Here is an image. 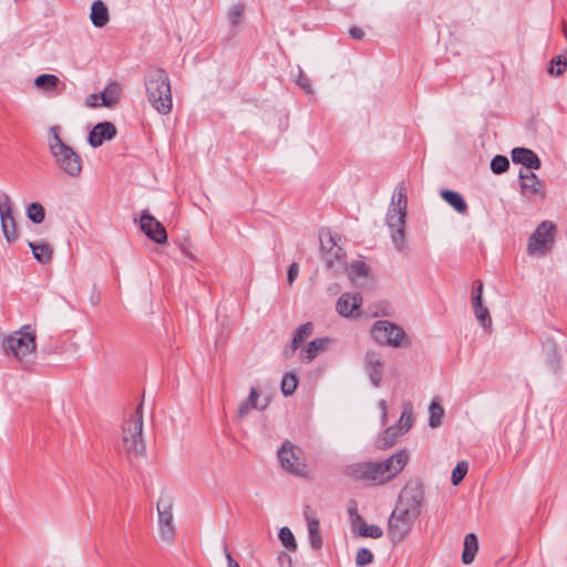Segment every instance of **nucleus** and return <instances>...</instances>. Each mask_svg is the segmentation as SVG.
Wrapping results in <instances>:
<instances>
[{
    "label": "nucleus",
    "mask_w": 567,
    "mask_h": 567,
    "mask_svg": "<svg viewBox=\"0 0 567 567\" xmlns=\"http://www.w3.org/2000/svg\"><path fill=\"white\" fill-rule=\"evenodd\" d=\"M408 461V452L400 450L381 462L352 463L344 468V474L367 486L383 485L399 475Z\"/></svg>",
    "instance_id": "nucleus-1"
},
{
    "label": "nucleus",
    "mask_w": 567,
    "mask_h": 567,
    "mask_svg": "<svg viewBox=\"0 0 567 567\" xmlns=\"http://www.w3.org/2000/svg\"><path fill=\"white\" fill-rule=\"evenodd\" d=\"M145 90L147 101L154 110L162 115H167L173 109V97L169 78L165 70L152 69L145 76Z\"/></svg>",
    "instance_id": "nucleus-2"
},
{
    "label": "nucleus",
    "mask_w": 567,
    "mask_h": 567,
    "mask_svg": "<svg viewBox=\"0 0 567 567\" xmlns=\"http://www.w3.org/2000/svg\"><path fill=\"white\" fill-rule=\"evenodd\" d=\"M406 207V188L403 183H400L394 189L392 200L386 213V225L391 230L393 245L400 251L405 248L404 228Z\"/></svg>",
    "instance_id": "nucleus-3"
},
{
    "label": "nucleus",
    "mask_w": 567,
    "mask_h": 567,
    "mask_svg": "<svg viewBox=\"0 0 567 567\" xmlns=\"http://www.w3.org/2000/svg\"><path fill=\"white\" fill-rule=\"evenodd\" d=\"M122 445L126 453L142 456L146 446L143 439V411L142 403L125 414L121 426Z\"/></svg>",
    "instance_id": "nucleus-4"
},
{
    "label": "nucleus",
    "mask_w": 567,
    "mask_h": 567,
    "mask_svg": "<svg viewBox=\"0 0 567 567\" xmlns=\"http://www.w3.org/2000/svg\"><path fill=\"white\" fill-rule=\"evenodd\" d=\"M49 147L55 164L66 175L78 177L82 172L80 155L60 138L58 126H52L49 130Z\"/></svg>",
    "instance_id": "nucleus-5"
},
{
    "label": "nucleus",
    "mask_w": 567,
    "mask_h": 567,
    "mask_svg": "<svg viewBox=\"0 0 567 567\" xmlns=\"http://www.w3.org/2000/svg\"><path fill=\"white\" fill-rule=\"evenodd\" d=\"M371 336L375 342L391 348L409 347L410 340L405 331L388 320H378L371 328Z\"/></svg>",
    "instance_id": "nucleus-6"
},
{
    "label": "nucleus",
    "mask_w": 567,
    "mask_h": 567,
    "mask_svg": "<svg viewBox=\"0 0 567 567\" xmlns=\"http://www.w3.org/2000/svg\"><path fill=\"white\" fill-rule=\"evenodd\" d=\"M174 497L169 493L163 492L156 503L158 516L159 537L163 542L169 544L175 537V525L173 515Z\"/></svg>",
    "instance_id": "nucleus-7"
},
{
    "label": "nucleus",
    "mask_w": 567,
    "mask_h": 567,
    "mask_svg": "<svg viewBox=\"0 0 567 567\" xmlns=\"http://www.w3.org/2000/svg\"><path fill=\"white\" fill-rule=\"evenodd\" d=\"M425 502L423 485L419 480L409 481L402 488L395 507L403 509L412 516H420Z\"/></svg>",
    "instance_id": "nucleus-8"
},
{
    "label": "nucleus",
    "mask_w": 567,
    "mask_h": 567,
    "mask_svg": "<svg viewBox=\"0 0 567 567\" xmlns=\"http://www.w3.org/2000/svg\"><path fill=\"white\" fill-rule=\"evenodd\" d=\"M278 460L286 472L297 476H305L307 474V464L303 451L290 441L282 443L278 451Z\"/></svg>",
    "instance_id": "nucleus-9"
},
{
    "label": "nucleus",
    "mask_w": 567,
    "mask_h": 567,
    "mask_svg": "<svg viewBox=\"0 0 567 567\" xmlns=\"http://www.w3.org/2000/svg\"><path fill=\"white\" fill-rule=\"evenodd\" d=\"M417 516L394 507L388 520V537L393 544L403 542L412 532Z\"/></svg>",
    "instance_id": "nucleus-10"
},
{
    "label": "nucleus",
    "mask_w": 567,
    "mask_h": 567,
    "mask_svg": "<svg viewBox=\"0 0 567 567\" xmlns=\"http://www.w3.org/2000/svg\"><path fill=\"white\" fill-rule=\"evenodd\" d=\"M4 348L10 351L19 361L29 362L35 352V334L32 331H16L6 339Z\"/></svg>",
    "instance_id": "nucleus-11"
},
{
    "label": "nucleus",
    "mask_w": 567,
    "mask_h": 567,
    "mask_svg": "<svg viewBox=\"0 0 567 567\" xmlns=\"http://www.w3.org/2000/svg\"><path fill=\"white\" fill-rule=\"evenodd\" d=\"M555 229L556 226L551 221H542L528 239V255L545 256L551 249Z\"/></svg>",
    "instance_id": "nucleus-12"
},
{
    "label": "nucleus",
    "mask_w": 567,
    "mask_h": 567,
    "mask_svg": "<svg viewBox=\"0 0 567 567\" xmlns=\"http://www.w3.org/2000/svg\"><path fill=\"white\" fill-rule=\"evenodd\" d=\"M0 221L4 238L9 243L16 241L18 238L17 224L13 217L11 200L7 194L0 197Z\"/></svg>",
    "instance_id": "nucleus-13"
},
{
    "label": "nucleus",
    "mask_w": 567,
    "mask_h": 567,
    "mask_svg": "<svg viewBox=\"0 0 567 567\" xmlns=\"http://www.w3.org/2000/svg\"><path fill=\"white\" fill-rule=\"evenodd\" d=\"M140 228L145 234V236H147L156 244H164L167 241V233L165 227L147 210H144L140 217Z\"/></svg>",
    "instance_id": "nucleus-14"
},
{
    "label": "nucleus",
    "mask_w": 567,
    "mask_h": 567,
    "mask_svg": "<svg viewBox=\"0 0 567 567\" xmlns=\"http://www.w3.org/2000/svg\"><path fill=\"white\" fill-rule=\"evenodd\" d=\"M520 193L527 199H533L536 196H544L543 184L533 172H519Z\"/></svg>",
    "instance_id": "nucleus-15"
},
{
    "label": "nucleus",
    "mask_w": 567,
    "mask_h": 567,
    "mask_svg": "<svg viewBox=\"0 0 567 567\" xmlns=\"http://www.w3.org/2000/svg\"><path fill=\"white\" fill-rule=\"evenodd\" d=\"M116 127L111 122H102L96 124L89 134V144L92 147H99L104 141H110L116 135Z\"/></svg>",
    "instance_id": "nucleus-16"
},
{
    "label": "nucleus",
    "mask_w": 567,
    "mask_h": 567,
    "mask_svg": "<svg viewBox=\"0 0 567 567\" xmlns=\"http://www.w3.org/2000/svg\"><path fill=\"white\" fill-rule=\"evenodd\" d=\"M322 257L328 268H333L337 261L344 257V250L336 243V238L329 235L328 240L321 239Z\"/></svg>",
    "instance_id": "nucleus-17"
},
{
    "label": "nucleus",
    "mask_w": 567,
    "mask_h": 567,
    "mask_svg": "<svg viewBox=\"0 0 567 567\" xmlns=\"http://www.w3.org/2000/svg\"><path fill=\"white\" fill-rule=\"evenodd\" d=\"M383 360L374 351H368L365 354V370L374 386H379L383 377Z\"/></svg>",
    "instance_id": "nucleus-18"
},
{
    "label": "nucleus",
    "mask_w": 567,
    "mask_h": 567,
    "mask_svg": "<svg viewBox=\"0 0 567 567\" xmlns=\"http://www.w3.org/2000/svg\"><path fill=\"white\" fill-rule=\"evenodd\" d=\"M512 159L515 164H522L527 169H538L542 165L535 152L525 147H516L512 151Z\"/></svg>",
    "instance_id": "nucleus-19"
},
{
    "label": "nucleus",
    "mask_w": 567,
    "mask_h": 567,
    "mask_svg": "<svg viewBox=\"0 0 567 567\" xmlns=\"http://www.w3.org/2000/svg\"><path fill=\"white\" fill-rule=\"evenodd\" d=\"M362 305L360 293H343L337 301L336 309L339 315L350 317Z\"/></svg>",
    "instance_id": "nucleus-20"
},
{
    "label": "nucleus",
    "mask_w": 567,
    "mask_h": 567,
    "mask_svg": "<svg viewBox=\"0 0 567 567\" xmlns=\"http://www.w3.org/2000/svg\"><path fill=\"white\" fill-rule=\"evenodd\" d=\"M259 396L260 394L257 391V389L254 386L250 388L248 398L245 401H243L238 406L237 417L239 420L245 419L252 409L264 410L266 408V405H258Z\"/></svg>",
    "instance_id": "nucleus-21"
},
{
    "label": "nucleus",
    "mask_w": 567,
    "mask_h": 567,
    "mask_svg": "<svg viewBox=\"0 0 567 567\" xmlns=\"http://www.w3.org/2000/svg\"><path fill=\"white\" fill-rule=\"evenodd\" d=\"M90 18L96 28H103L109 22V10L103 1L97 0L93 2Z\"/></svg>",
    "instance_id": "nucleus-22"
},
{
    "label": "nucleus",
    "mask_w": 567,
    "mask_h": 567,
    "mask_svg": "<svg viewBox=\"0 0 567 567\" xmlns=\"http://www.w3.org/2000/svg\"><path fill=\"white\" fill-rule=\"evenodd\" d=\"M328 343L329 339L327 338H318L316 340L310 341L301 352L302 360L311 362L315 358L318 357L320 352H322L326 349Z\"/></svg>",
    "instance_id": "nucleus-23"
},
{
    "label": "nucleus",
    "mask_w": 567,
    "mask_h": 567,
    "mask_svg": "<svg viewBox=\"0 0 567 567\" xmlns=\"http://www.w3.org/2000/svg\"><path fill=\"white\" fill-rule=\"evenodd\" d=\"M478 550V540L475 534L470 533L464 538V548L462 554V561L465 565L471 564Z\"/></svg>",
    "instance_id": "nucleus-24"
},
{
    "label": "nucleus",
    "mask_w": 567,
    "mask_h": 567,
    "mask_svg": "<svg viewBox=\"0 0 567 567\" xmlns=\"http://www.w3.org/2000/svg\"><path fill=\"white\" fill-rule=\"evenodd\" d=\"M33 257L41 264H47L52 259L53 248L48 243H29Z\"/></svg>",
    "instance_id": "nucleus-25"
},
{
    "label": "nucleus",
    "mask_w": 567,
    "mask_h": 567,
    "mask_svg": "<svg viewBox=\"0 0 567 567\" xmlns=\"http://www.w3.org/2000/svg\"><path fill=\"white\" fill-rule=\"evenodd\" d=\"M306 518L308 520V533L311 547L315 549H319L322 546L319 519L315 516H310L307 512Z\"/></svg>",
    "instance_id": "nucleus-26"
},
{
    "label": "nucleus",
    "mask_w": 567,
    "mask_h": 567,
    "mask_svg": "<svg viewBox=\"0 0 567 567\" xmlns=\"http://www.w3.org/2000/svg\"><path fill=\"white\" fill-rule=\"evenodd\" d=\"M441 196L457 213L466 214V212H467V204L465 203V200H464V198L462 197L461 194H458V193H456L454 190L444 189V190L441 192Z\"/></svg>",
    "instance_id": "nucleus-27"
},
{
    "label": "nucleus",
    "mask_w": 567,
    "mask_h": 567,
    "mask_svg": "<svg viewBox=\"0 0 567 567\" xmlns=\"http://www.w3.org/2000/svg\"><path fill=\"white\" fill-rule=\"evenodd\" d=\"M101 95V105L111 107L114 104L117 103L120 99V86L117 83L112 82L106 85V87L103 90V92L100 93Z\"/></svg>",
    "instance_id": "nucleus-28"
},
{
    "label": "nucleus",
    "mask_w": 567,
    "mask_h": 567,
    "mask_svg": "<svg viewBox=\"0 0 567 567\" xmlns=\"http://www.w3.org/2000/svg\"><path fill=\"white\" fill-rule=\"evenodd\" d=\"M312 330L313 326L311 322H306L299 326L291 340V351H296L299 348L300 343L312 333Z\"/></svg>",
    "instance_id": "nucleus-29"
},
{
    "label": "nucleus",
    "mask_w": 567,
    "mask_h": 567,
    "mask_svg": "<svg viewBox=\"0 0 567 567\" xmlns=\"http://www.w3.org/2000/svg\"><path fill=\"white\" fill-rule=\"evenodd\" d=\"M429 426L435 429L441 425L444 416V409L435 399L431 402L430 408Z\"/></svg>",
    "instance_id": "nucleus-30"
},
{
    "label": "nucleus",
    "mask_w": 567,
    "mask_h": 567,
    "mask_svg": "<svg viewBox=\"0 0 567 567\" xmlns=\"http://www.w3.org/2000/svg\"><path fill=\"white\" fill-rule=\"evenodd\" d=\"M401 435H403V432L396 425L388 427L379 441V447L386 449L392 446Z\"/></svg>",
    "instance_id": "nucleus-31"
},
{
    "label": "nucleus",
    "mask_w": 567,
    "mask_h": 567,
    "mask_svg": "<svg viewBox=\"0 0 567 567\" xmlns=\"http://www.w3.org/2000/svg\"><path fill=\"white\" fill-rule=\"evenodd\" d=\"M60 80L54 74H41L35 78L34 85L38 89L49 91L55 89L60 84Z\"/></svg>",
    "instance_id": "nucleus-32"
},
{
    "label": "nucleus",
    "mask_w": 567,
    "mask_h": 567,
    "mask_svg": "<svg viewBox=\"0 0 567 567\" xmlns=\"http://www.w3.org/2000/svg\"><path fill=\"white\" fill-rule=\"evenodd\" d=\"M298 385V378L293 372H287L281 380V392L285 396H290L295 393Z\"/></svg>",
    "instance_id": "nucleus-33"
},
{
    "label": "nucleus",
    "mask_w": 567,
    "mask_h": 567,
    "mask_svg": "<svg viewBox=\"0 0 567 567\" xmlns=\"http://www.w3.org/2000/svg\"><path fill=\"white\" fill-rule=\"evenodd\" d=\"M473 309H474L475 317L478 320V322L481 323V326L484 328H491L492 319L489 316V311L483 305V301L478 302V305L473 303Z\"/></svg>",
    "instance_id": "nucleus-34"
},
{
    "label": "nucleus",
    "mask_w": 567,
    "mask_h": 567,
    "mask_svg": "<svg viewBox=\"0 0 567 567\" xmlns=\"http://www.w3.org/2000/svg\"><path fill=\"white\" fill-rule=\"evenodd\" d=\"M27 216L34 224H41L45 218V212L40 203H32L27 207Z\"/></svg>",
    "instance_id": "nucleus-35"
},
{
    "label": "nucleus",
    "mask_w": 567,
    "mask_h": 567,
    "mask_svg": "<svg viewBox=\"0 0 567 567\" xmlns=\"http://www.w3.org/2000/svg\"><path fill=\"white\" fill-rule=\"evenodd\" d=\"M281 544L290 551L297 549V542L289 527H281L278 534Z\"/></svg>",
    "instance_id": "nucleus-36"
},
{
    "label": "nucleus",
    "mask_w": 567,
    "mask_h": 567,
    "mask_svg": "<svg viewBox=\"0 0 567 567\" xmlns=\"http://www.w3.org/2000/svg\"><path fill=\"white\" fill-rule=\"evenodd\" d=\"M567 68V56L560 54L554 58L548 68V73L551 75H561Z\"/></svg>",
    "instance_id": "nucleus-37"
},
{
    "label": "nucleus",
    "mask_w": 567,
    "mask_h": 567,
    "mask_svg": "<svg viewBox=\"0 0 567 567\" xmlns=\"http://www.w3.org/2000/svg\"><path fill=\"white\" fill-rule=\"evenodd\" d=\"M359 534L362 537L380 538L383 535V530L378 525H368L364 522L360 523Z\"/></svg>",
    "instance_id": "nucleus-38"
},
{
    "label": "nucleus",
    "mask_w": 567,
    "mask_h": 567,
    "mask_svg": "<svg viewBox=\"0 0 567 567\" xmlns=\"http://www.w3.org/2000/svg\"><path fill=\"white\" fill-rule=\"evenodd\" d=\"M396 426L403 432V434L406 433L411 429V426H412V408H411V405L408 404L404 406Z\"/></svg>",
    "instance_id": "nucleus-39"
},
{
    "label": "nucleus",
    "mask_w": 567,
    "mask_h": 567,
    "mask_svg": "<svg viewBox=\"0 0 567 567\" xmlns=\"http://www.w3.org/2000/svg\"><path fill=\"white\" fill-rule=\"evenodd\" d=\"M509 167V161L506 156L496 155L491 162V169L494 174H502Z\"/></svg>",
    "instance_id": "nucleus-40"
},
{
    "label": "nucleus",
    "mask_w": 567,
    "mask_h": 567,
    "mask_svg": "<svg viewBox=\"0 0 567 567\" xmlns=\"http://www.w3.org/2000/svg\"><path fill=\"white\" fill-rule=\"evenodd\" d=\"M368 266L363 261H354L350 265L349 276L352 280H355L360 277H365L368 275Z\"/></svg>",
    "instance_id": "nucleus-41"
},
{
    "label": "nucleus",
    "mask_w": 567,
    "mask_h": 567,
    "mask_svg": "<svg viewBox=\"0 0 567 567\" xmlns=\"http://www.w3.org/2000/svg\"><path fill=\"white\" fill-rule=\"evenodd\" d=\"M468 471L467 462H460L452 471L451 481L453 485H458Z\"/></svg>",
    "instance_id": "nucleus-42"
},
{
    "label": "nucleus",
    "mask_w": 567,
    "mask_h": 567,
    "mask_svg": "<svg viewBox=\"0 0 567 567\" xmlns=\"http://www.w3.org/2000/svg\"><path fill=\"white\" fill-rule=\"evenodd\" d=\"M244 16V6L236 4L231 7L228 11V19L233 27H237L241 23V19Z\"/></svg>",
    "instance_id": "nucleus-43"
},
{
    "label": "nucleus",
    "mask_w": 567,
    "mask_h": 567,
    "mask_svg": "<svg viewBox=\"0 0 567 567\" xmlns=\"http://www.w3.org/2000/svg\"><path fill=\"white\" fill-rule=\"evenodd\" d=\"M373 554L367 548H360L355 556V564L359 567H363L372 563Z\"/></svg>",
    "instance_id": "nucleus-44"
},
{
    "label": "nucleus",
    "mask_w": 567,
    "mask_h": 567,
    "mask_svg": "<svg viewBox=\"0 0 567 567\" xmlns=\"http://www.w3.org/2000/svg\"><path fill=\"white\" fill-rule=\"evenodd\" d=\"M483 301V282L481 280H475L473 284V298L472 303H477Z\"/></svg>",
    "instance_id": "nucleus-45"
},
{
    "label": "nucleus",
    "mask_w": 567,
    "mask_h": 567,
    "mask_svg": "<svg viewBox=\"0 0 567 567\" xmlns=\"http://www.w3.org/2000/svg\"><path fill=\"white\" fill-rule=\"evenodd\" d=\"M299 275V265L297 262H292L288 268L287 281L289 285H292Z\"/></svg>",
    "instance_id": "nucleus-46"
},
{
    "label": "nucleus",
    "mask_w": 567,
    "mask_h": 567,
    "mask_svg": "<svg viewBox=\"0 0 567 567\" xmlns=\"http://www.w3.org/2000/svg\"><path fill=\"white\" fill-rule=\"evenodd\" d=\"M299 79L297 80L298 85L307 93L310 94L312 92L309 79L302 74L301 70H299Z\"/></svg>",
    "instance_id": "nucleus-47"
},
{
    "label": "nucleus",
    "mask_w": 567,
    "mask_h": 567,
    "mask_svg": "<svg viewBox=\"0 0 567 567\" xmlns=\"http://www.w3.org/2000/svg\"><path fill=\"white\" fill-rule=\"evenodd\" d=\"M99 100H101V95L93 93V94L87 95V97L85 100V104L89 107L102 106L101 102H99Z\"/></svg>",
    "instance_id": "nucleus-48"
},
{
    "label": "nucleus",
    "mask_w": 567,
    "mask_h": 567,
    "mask_svg": "<svg viewBox=\"0 0 567 567\" xmlns=\"http://www.w3.org/2000/svg\"><path fill=\"white\" fill-rule=\"evenodd\" d=\"M349 34L351 38L355 40H362L364 37V31L359 27H352L349 30Z\"/></svg>",
    "instance_id": "nucleus-49"
},
{
    "label": "nucleus",
    "mask_w": 567,
    "mask_h": 567,
    "mask_svg": "<svg viewBox=\"0 0 567 567\" xmlns=\"http://www.w3.org/2000/svg\"><path fill=\"white\" fill-rule=\"evenodd\" d=\"M224 550H225V557L227 559V567H240L239 563L233 558L231 554L229 553V550L227 549L226 546H225Z\"/></svg>",
    "instance_id": "nucleus-50"
},
{
    "label": "nucleus",
    "mask_w": 567,
    "mask_h": 567,
    "mask_svg": "<svg viewBox=\"0 0 567 567\" xmlns=\"http://www.w3.org/2000/svg\"><path fill=\"white\" fill-rule=\"evenodd\" d=\"M379 408H380V410L382 412V421L384 423L385 420H386V410H388L386 402L384 400H381L379 402Z\"/></svg>",
    "instance_id": "nucleus-51"
},
{
    "label": "nucleus",
    "mask_w": 567,
    "mask_h": 567,
    "mask_svg": "<svg viewBox=\"0 0 567 567\" xmlns=\"http://www.w3.org/2000/svg\"><path fill=\"white\" fill-rule=\"evenodd\" d=\"M349 515L353 519V522H355V520L361 522V516L359 515L355 506L349 508Z\"/></svg>",
    "instance_id": "nucleus-52"
},
{
    "label": "nucleus",
    "mask_w": 567,
    "mask_h": 567,
    "mask_svg": "<svg viewBox=\"0 0 567 567\" xmlns=\"http://www.w3.org/2000/svg\"><path fill=\"white\" fill-rule=\"evenodd\" d=\"M295 352H296V351H291V346H290L289 348H286V349L284 350V355H285L286 358H290Z\"/></svg>",
    "instance_id": "nucleus-53"
}]
</instances>
